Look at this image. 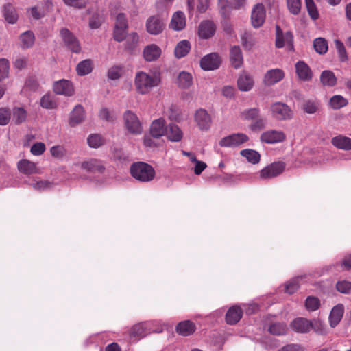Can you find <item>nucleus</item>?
Masks as SVG:
<instances>
[{
    "mask_svg": "<svg viewBox=\"0 0 351 351\" xmlns=\"http://www.w3.org/2000/svg\"><path fill=\"white\" fill-rule=\"evenodd\" d=\"M335 45L338 53L339 60L343 62L347 61L348 55L343 43L339 40H335Z\"/></svg>",
    "mask_w": 351,
    "mask_h": 351,
    "instance_id": "obj_51",
    "label": "nucleus"
},
{
    "mask_svg": "<svg viewBox=\"0 0 351 351\" xmlns=\"http://www.w3.org/2000/svg\"><path fill=\"white\" fill-rule=\"evenodd\" d=\"M344 313V306L342 304L335 306L329 315V323L332 328H335L342 319Z\"/></svg>",
    "mask_w": 351,
    "mask_h": 351,
    "instance_id": "obj_26",
    "label": "nucleus"
},
{
    "mask_svg": "<svg viewBox=\"0 0 351 351\" xmlns=\"http://www.w3.org/2000/svg\"><path fill=\"white\" fill-rule=\"evenodd\" d=\"M130 173L134 179L142 182H150L155 177L154 168L143 162L132 164L130 167Z\"/></svg>",
    "mask_w": 351,
    "mask_h": 351,
    "instance_id": "obj_2",
    "label": "nucleus"
},
{
    "mask_svg": "<svg viewBox=\"0 0 351 351\" xmlns=\"http://www.w3.org/2000/svg\"><path fill=\"white\" fill-rule=\"evenodd\" d=\"M276 46L278 48L287 47L289 50L293 49V34L288 31L285 34L282 33L280 27L276 25Z\"/></svg>",
    "mask_w": 351,
    "mask_h": 351,
    "instance_id": "obj_11",
    "label": "nucleus"
},
{
    "mask_svg": "<svg viewBox=\"0 0 351 351\" xmlns=\"http://www.w3.org/2000/svg\"><path fill=\"white\" fill-rule=\"evenodd\" d=\"M3 14L5 20L10 24L15 23L18 20L16 10L10 3H7L3 6Z\"/></svg>",
    "mask_w": 351,
    "mask_h": 351,
    "instance_id": "obj_32",
    "label": "nucleus"
},
{
    "mask_svg": "<svg viewBox=\"0 0 351 351\" xmlns=\"http://www.w3.org/2000/svg\"><path fill=\"white\" fill-rule=\"evenodd\" d=\"M10 69V63L5 58L0 59V80H3L8 77Z\"/></svg>",
    "mask_w": 351,
    "mask_h": 351,
    "instance_id": "obj_52",
    "label": "nucleus"
},
{
    "mask_svg": "<svg viewBox=\"0 0 351 351\" xmlns=\"http://www.w3.org/2000/svg\"><path fill=\"white\" fill-rule=\"evenodd\" d=\"M298 77L304 82H308L313 77V72L309 66L304 61H298L295 65Z\"/></svg>",
    "mask_w": 351,
    "mask_h": 351,
    "instance_id": "obj_19",
    "label": "nucleus"
},
{
    "mask_svg": "<svg viewBox=\"0 0 351 351\" xmlns=\"http://www.w3.org/2000/svg\"><path fill=\"white\" fill-rule=\"evenodd\" d=\"M243 311L239 306H234L229 308L226 315V320L228 324H234L241 318Z\"/></svg>",
    "mask_w": 351,
    "mask_h": 351,
    "instance_id": "obj_31",
    "label": "nucleus"
},
{
    "mask_svg": "<svg viewBox=\"0 0 351 351\" xmlns=\"http://www.w3.org/2000/svg\"><path fill=\"white\" fill-rule=\"evenodd\" d=\"M320 82L324 86L332 87L337 84V77L330 70H325L320 75Z\"/></svg>",
    "mask_w": 351,
    "mask_h": 351,
    "instance_id": "obj_34",
    "label": "nucleus"
},
{
    "mask_svg": "<svg viewBox=\"0 0 351 351\" xmlns=\"http://www.w3.org/2000/svg\"><path fill=\"white\" fill-rule=\"evenodd\" d=\"M268 331L273 335H284L287 332V326L283 322H274L269 325Z\"/></svg>",
    "mask_w": 351,
    "mask_h": 351,
    "instance_id": "obj_36",
    "label": "nucleus"
},
{
    "mask_svg": "<svg viewBox=\"0 0 351 351\" xmlns=\"http://www.w3.org/2000/svg\"><path fill=\"white\" fill-rule=\"evenodd\" d=\"M60 36L64 45L73 52L79 53L81 47L78 39L68 29L64 28L60 30Z\"/></svg>",
    "mask_w": 351,
    "mask_h": 351,
    "instance_id": "obj_12",
    "label": "nucleus"
},
{
    "mask_svg": "<svg viewBox=\"0 0 351 351\" xmlns=\"http://www.w3.org/2000/svg\"><path fill=\"white\" fill-rule=\"evenodd\" d=\"M285 75V72L280 69H270L265 73L263 82L266 86H272L280 82Z\"/></svg>",
    "mask_w": 351,
    "mask_h": 351,
    "instance_id": "obj_17",
    "label": "nucleus"
},
{
    "mask_svg": "<svg viewBox=\"0 0 351 351\" xmlns=\"http://www.w3.org/2000/svg\"><path fill=\"white\" fill-rule=\"evenodd\" d=\"M31 186L36 190L42 191V190H45V189L50 188L51 186V182H49L47 180H40L34 181L31 184Z\"/></svg>",
    "mask_w": 351,
    "mask_h": 351,
    "instance_id": "obj_59",
    "label": "nucleus"
},
{
    "mask_svg": "<svg viewBox=\"0 0 351 351\" xmlns=\"http://www.w3.org/2000/svg\"><path fill=\"white\" fill-rule=\"evenodd\" d=\"M319 107V103L314 101H306L303 105V110L308 114L316 112Z\"/></svg>",
    "mask_w": 351,
    "mask_h": 351,
    "instance_id": "obj_58",
    "label": "nucleus"
},
{
    "mask_svg": "<svg viewBox=\"0 0 351 351\" xmlns=\"http://www.w3.org/2000/svg\"><path fill=\"white\" fill-rule=\"evenodd\" d=\"M80 167L88 173H103L105 169L101 161L96 158H89L83 161Z\"/></svg>",
    "mask_w": 351,
    "mask_h": 351,
    "instance_id": "obj_18",
    "label": "nucleus"
},
{
    "mask_svg": "<svg viewBox=\"0 0 351 351\" xmlns=\"http://www.w3.org/2000/svg\"><path fill=\"white\" fill-rule=\"evenodd\" d=\"M27 116V111L24 108L16 107L13 109V120L16 124H21L25 121Z\"/></svg>",
    "mask_w": 351,
    "mask_h": 351,
    "instance_id": "obj_47",
    "label": "nucleus"
},
{
    "mask_svg": "<svg viewBox=\"0 0 351 351\" xmlns=\"http://www.w3.org/2000/svg\"><path fill=\"white\" fill-rule=\"evenodd\" d=\"M165 27V20L158 15L152 16L146 21V30L152 35L160 34Z\"/></svg>",
    "mask_w": 351,
    "mask_h": 351,
    "instance_id": "obj_8",
    "label": "nucleus"
},
{
    "mask_svg": "<svg viewBox=\"0 0 351 351\" xmlns=\"http://www.w3.org/2000/svg\"><path fill=\"white\" fill-rule=\"evenodd\" d=\"M105 142L104 138L98 134H90L87 138V143L91 148H98Z\"/></svg>",
    "mask_w": 351,
    "mask_h": 351,
    "instance_id": "obj_44",
    "label": "nucleus"
},
{
    "mask_svg": "<svg viewBox=\"0 0 351 351\" xmlns=\"http://www.w3.org/2000/svg\"><path fill=\"white\" fill-rule=\"evenodd\" d=\"M347 104V99L339 95L332 96L329 101V105L332 109H339Z\"/></svg>",
    "mask_w": 351,
    "mask_h": 351,
    "instance_id": "obj_45",
    "label": "nucleus"
},
{
    "mask_svg": "<svg viewBox=\"0 0 351 351\" xmlns=\"http://www.w3.org/2000/svg\"><path fill=\"white\" fill-rule=\"evenodd\" d=\"M194 120L198 128L202 131H207L212 124V117L204 108L197 109L194 114Z\"/></svg>",
    "mask_w": 351,
    "mask_h": 351,
    "instance_id": "obj_7",
    "label": "nucleus"
},
{
    "mask_svg": "<svg viewBox=\"0 0 351 351\" xmlns=\"http://www.w3.org/2000/svg\"><path fill=\"white\" fill-rule=\"evenodd\" d=\"M20 39L21 42V47L23 49L30 48L34 43V35L30 31H27L22 34Z\"/></svg>",
    "mask_w": 351,
    "mask_h": 351,
    "instance_id": "obj_42",
    "label": "nucleus"
},
{
    "mask_svg": "<svg viewBox=\"0 0 351 351\" xmlns=\"http://www.w3.org/2000/svg\"><path fill=\"white\" fill-rule=\"evenodd\" d=\"M311 323V329L313 328L314 331L319 335H326L327 333L326 326L319 319H313L312 321H310Z\"/></svg>",
    "mask_w": 351,
    "mask_h": 351,
    "instance_id": "obj_46",
    "label": "nucleus"
},
{
    "mask_svg": "<svg viewBox=\"0 0 351 351\" xmlns=\"http://www.w3.org/2000/svg\"><path fill=\"white\" fill-rule=\"evenodd\" d=\"M191 45L189 41L182 40L178 43L174 53L176 58H181L185 56L190 51Z\"/></svg>",
    "mask_w": 351,
    "mask_h": 351,
    "instance_id": "obj_38",
    "label": "nucleus"
},
{
    "mask_svg": "<svg viewBox=\"0 0 351 351\" xmlns=\"http://www.w3.org/2000/svg\"><path fill=\"white\" fill-rule=\"evenodd\" d=\"M128 27H121L114 26L113 32V38L118 42L123 41L127 36Z\"/></svg>",
    "mask_w": 351,
    "mask_h": 351,
    "instance_id": "obj_54",
    "label": "nucleus"
},
{
    "mask_svg": "<svg viewBox=\"0 0 351 351\" xmlns=\"http://www.w3.org/2000/svg\"><path fill=\"white\" fill-rule=\"evenodd\" d=\"M165 134L167 138L173 142H178L182 138V132L180 128L176 124H170L167 128V133Z\"/></svg>",
    "mask_w": 351,
    "mask_h": 351,
    "instance_id": "obj_33",
    "label": "nucleus"
},
{
    "mask_svg": "<svg viewBox=\"0 0 351 351\" xmlns=\"http://www.w3.org/2000/svg\"><path fill=\"white\" fill-rule=\"evenodd\" d=\"M51 156L58 160H62L66 155V149L61 145H55L50 148Z\"/></svg>",
    "mask_w": 351,
    "mask_h": 351,
    "instance_id": "obj_49",
    "label": "nucleus"
},
{
    "mask_svg": "<svg viewBox=\"0 0 351 351\" xmlns=\"http://www.w3.org/2000/svg\"><path fill=\"white\" fill-rule=\"evenodd\" d=\"M301 277H296L289 280L285 285V291L289 294L293 293L299 287V280Z\"/></svg>",
    "mask_w": 351,
    "mask_h": 351,
    "instance_id": "obj_57",
    "label": "nucleus"
},
{
    "mask_svg": "<svg viewBox=\"0 0 351 351\" xmlns=\"http://www.w3.org/2000/svg\"><path fill=\"white\" fill-rule=\"evenodd\" d=\"M246 0H219L218 5L221 14L228 17L232 10H240L245 8Z\"/></svg>",
    "mask_w": 351,
    "mask_h": 351,
    "instance_id": "obj_5",
    "label": "nucleus"
},
{
    "mask_svg": "<svg viewBox=\"0 0 351 351\" xmlns=\"http://www.w3.org/2000/svg\"><path fill=\"white\" fill-rule=\"evenodd\" d=\"M215 29V25L212 21H204L199 25L198 35L201 38L208 39L214 35Z\"/></svg>",
    "mask_w": 351,
    "mask_h": 351,
    "instance_id": "obj_23",
    "label": "nucleus"
},
{
    "mask_svg": "<svg viewBox=\"0 0 351 351\" xmlns=\"http://www.w3.org/2000/svg\"><path fill=\"white\" fill-rule=\"evenodd\" d=\"M177 84L181 88H189L193 84L192 75L186 71L180 73L178 76Z\"/></svg>",
    "mask_w": 351,
    "mask_h": 351,
    "instance_id": "obj_35",
    "label": "nucleus"
},
{
    "mask_svg": "<svg viewBox=\"0 0 351 351\" xmlns=\"http://www.w3.org/2000/svg\"><path fill=\"white\" fill-rule=\"evenodd\" d=\"M176 330L180 335L189 336L195 332V325L189 320H185L178 323Z\"/></svg>",
    "mask_w": 351,
    "mask_h": 351,
    "instance_id": "obj_30",
    "label": "nucleus"
},
{
    "mask_svg": "<svg viewBox=\"0 0 351 351\" xmlns=\"http://www.w3.org/2000/svg\"><path fill=\"white\" fill-rule=\"evenodd\" d=\"M143 57L147 62H153L158 60L162 53L161 49L155 44H150L145 47Z\"/></svg>",
    "mask_w": 351,
    "mask_h": 351,
    "instance_id": "obj_22",
    "label": "nucleus"
},
{
    "mask_svg": "<svg viewBox=\"0 0 351 351\" xmlns=\"http://www.w3.org/2000/svg\"><path fill=\"white\" fill-rule=\"evenodd\" d=\"M320 306L319 300L313 296H308L305 301V306L309 311H315L319 308Z\"/></svg>",
    "mask_w": 351,
    "mask_h": 351,
    "instance_id": "obj_50",
    "label": "nucleus"
},
{
    "mask_svg": "<svg viewBox=\"0 0 351 351\" xmlns=\"http://www.w3.org/2000/svg\"><path fill=\"white\" fill-rule=\"evenodd\" d=\"M147 333V324L141 323L134 325L130 330V335L131 337L142 338Z\"/></svg>",
    "mask_w": 351,
    "mask_h": 351,
    "instance_id": "obj_37",
    "label": "nucleus"
},
{
    "mask_svg": "<svg viewBox=\"0 0 351 351\" xmlns=\"http://www.w3.org/2000/svg\"><path fill=\"white\" fill-rule=\"evenodd\" d=\"M286 138L285 133L280 130H269L261 134V141L267 144H276L283 142Z\"/></svg>",
    "mask_w": 351,
    "mask_h": 351,
    "instance_id": "obj_13",
    "label": "nucleus"
},
{
    "mask_svg": "<svg viewBox=\"0 0 351 351\" xmlns=\"http://www.w3.org/2000/svg\"><path fill=\"white\" fill-rule=\"evenodd\" d=\"M249 140L248 136L243 133L232 134L223 137L219 141L221 147H234L240 146Z\"/></svg>",
    "mask_w": 351,
    "mask_h": 351,
    "instance_id": "obj_10",
    "label": "nucleus"
},
{
    "mask_svg": "<svg viewBox=\"0 0 351 351\" xmlns=\"http://www.w3.org/2000/svg\"><path fill=\"white\" fill-rule=\"evenodd\" d=\"M306 7L309 16L313 20H316L319 17V13L313 0H305Z\"/></svg>",
    "mask_w": 351,
    "mask_h": 351,
    "instance_id": "obj_56",
    "label": "nucleus"
},
{
    "mask_svg": "<svg viewBox=\"0 0 351 351\" xmlns=\"http://www.w3.org/2000/svg\"><path fill=\"white\" fill-rule=\"evenodd\" d=\"M289 11L294 15H298L301 10V0H287Z\"/></svg>",
    "mask_w": 351,
    "mask_h": 351,
    "instance_id": "obj_55",
    "label": "nucleus"
},
{
    "mask_svg": "<svg viewBox=\"0 0 351 351\" xmlns=\"http://www.w3.org/2000/svg\"><path fill=\"white\" fill-rule=\"evenodd\" d=\"M230 60L232 66L235 69H239L241 67L243 58L241 50L238 46H233L230 49Z\"/></svg>",
    "mask_w": 351,
    "mask_h": 351,
    "instance_id": "obj_29",
    "label": "nucleus"
},
{
    "mask_svg": "<svg viewBox=\"0 0 351 351\" xmlns=\"http://www.w3.org/2000/svg\"><path fill=\"white\" fill-rule=\"evenodd\" d=\"M332 145L337 149L345 151L351 150V138L339 134L331 139Z\"/></svg>",
    "mask_w": 351,
    "mask_h": 351,
    "instance_id": "obj_28",
    "label": "nucleus"
},
{
    "mask_svg": "<svg viewBox=\"0 0 351 351\" xmlns=\"http://www.w3.org/2000/svg\"><path fill=\"white\" fill-rule=\"evenodd\" d=\"M313 47L316 52L319 54H324L328 51L327 41L322 38H317L314 40Z\"/></svg>",
    "mask_w": 351,
    "mask_h": 351,
    "instance_id": "obj_48",
    "label": "nucleus"
},
{
    "mask_svg": "<svg viewBox=\"0 0 351 351\" xmlns=\"http://www.w3.org/2000/svg\"><path fill=\"white\" fill-rule=\"evenodd\" d=\"M253 77L247 72L243 71L237 80V86L241 91H249L254 86Z\"/></svg>",
    "mask_w": 351,
    "mask_h": 351,
    "instance_id": "obj_24",
    "label": "nucleus"
},
{
    "mask_svg": "<svg viewBox=\"0 0 351 351\" xmlns=\"http://www.w3.org/2000/svg\"><path fill=\"white\" fill-rule=\"evenodd\" d=\"M160 77L156 73H148L145 71H138L134 77V87L139 95H147L152 90L160 84Z\"/></svg>",
    "mask_w": 351,
    "mask_h": 351,
    "instance_id": "obj_1",
    "label": "nucleus"
},
{
    "mask_svg": "<svg viewBox=\"0 0 351 351\" xmlns=\"http://www.w3.org/2000/svg\"><path fill=\"white\" fill-rule=\"evenodd\" d=\"M290 327L295 332L307 333L311 330V323L306 318L298 317L290 323Z\"/></svg>",
    "mask_w": 351,
    "mask_h": 351,
    "instance_id": "obj_21",
    "label": "nucleus"
},
{
    "mask_svg": "<svg viewBox=\"0 0 351 351\" xmlns=\"http://www.w3.org/2000/svg\"><path fill=\"white\" fill-rule=\"evenodd\" d=\"M221 64V59L217 53H212L203 57L200 61V66L205 71L217 69Z\"/></svg>",
    "mask_w": 351,
    "mask_h": 351,
    "instance_id": "obj_14",
    "label": "nucleus"
},
{
    "mask_svg": "<svg viewBox=\"0 0 351 351\" xmlns=\"http://www.w3.org/2000/svg\"><path fill=\"white\" fill-rule=\"evenodd\" d=\"M277 351H304V348L298 343H289L283 346Z\"/></svg>",
    "mask_w": 351,
    "mask_h": 351,
    "instance_id": "obj_64",
    "label": "nucleus"
},
{
    "mask_svg": "<svg viewBox=\"0 0 351 351\" xmlns=\"http://www.w3.org/2000/svg\"><path fill=\"white\" fill-rule=\"evenodd\" d=\"M285 168V164L282 162H273L265 168L259 173L261 179L269 180L275 178L281 174Z\"/></svg>",
    "mask_w": 351,
    "mask_h": 351,
    "instance_id": "obj_6",
    "label": "nucleus"
},
{
    "mask_svg": "<svg viewBox=\"0 0 351 351\" xmlns=\"http://www.w3.org/2000/svg\"><path fill=\"white\" fill-rule=\"evenodd\" d=\"M40 104L41 107L45 109H55L58 106L55 98L49 94L45 95L41 97Z\"/></svg>",
    "mask_w": 351,
    "mask_h": 351,
    "instance_id": "obj_43",
    "label": "nucleus"
},
{
    "mask_svg": "<svg viewBox=\"0 0 351 351\" xmlns=\"http://www.w3.org/2000/svg\"><path fill=\"white\" fill-rule=\"evenodd\" d=\"M337 290L343 294L351 293V282L346 280H339L336 283Z\"/></svg>",
    "mask_w": 351,
    "mask_h": 351,
    "instance_id": "obj_53",
    "label": "nucleus"
},
{
    "mask_svg": "<svg viewBox=\"0 0 351 351\" xmlns=\"http://www.w3.org/2000/svg\"><path fill=\"white\" fill-rule=\"evenodd\" d=\"M45 145L43 143L38 142L34 143L32 147L30 152L34 156H40L44 153Z\"/></svg>",
    "mask_w": 351,
    "mask_h": 351,
    "instance_id": "obj_62",
    "label": "nucleus"
},
{
    "mask_svg": "<svg viewBox=\"0 0 351 351\" xmlns=\"http://www.w3.org/2000/svg\"><path fill=\"white\" fill-rule=\"evenodd\" d=\"M85 119L86 112L84 107L80 104H77L70 113L69 124L71 127H75L84 122Z\"/></svg>",
    "mask_w": 351,
    "mask_h": 351,
    "instance_id": "obj_16",
    "label": "nucleus"
},
{
    "mask_svg": "<svg viewBox=\"0 0 351 351\" xmlns=\"http://www.w3.org/2000/svg\"><path fill=\"white\" fill-rule=\"evenodd\" d=\"M123 73V66L113 65L110 67L107 72L108 80H117L122 76Z\"/></svg>",
    "mask_w": 351,
    "mask_h": 351,
    "instance_id": "obj_41",
    "label": "nucleus"
},
{
    "mask_svg": "<svg viewBox=\"0 0 351 351\" xmlns=\"http://www.w3.org/2000/svg\"><path fill=\"white\" fill-rule=\"evenodd\" d=\"M186 26V17L181 11L176 12L171 18L169 27L175 31H181Z\"/></svg>",
    "mask_w": 351,
    "mask_h": 351,
    "instance_id": "obj_27",
    "label": "nucleus"
},
{
    "mask_svg": "<svg viewBox=\"0 0 351 351\" xmlns=\"http://www.w3.org/2000/svg\"><path fill=\"white\" fill-rule=\"evenodd\" d=\"M53 90L56 95L71 97L75 93L73 83L65 79L56 81L53 84Z\"/></svg>",
    "mask_w": 351,
    "mask_h": 351,
    "instance_id": "obj_9",
    "label": "nucleus"
},
{
    "mask_svg": "<svg viewBox=\"0 0 351 351\" xmlns=\"http://www.w3.org/2000/svg\"><path fill=\"white\" fill-rule=\"evenodd\" d=\"M265 10L263 4H256L251 14L252 24L254 27L258 28L263 25L265 20Z\"/></svg>",
    "mask_w": 351,
    "mask_h": 351,
    "instance_id": "obj_15",
    "label": "nucleus"
},
{
    "mask_svg": "<svg viewBox=\"0 0 351 351\" xmlns=\"http://www.w3.org/2000/svg\"><path fill=\"white\" fill-rule=\"evenodd\" d=\"M258 114L259 110L256 108L246 110L242 113V115L244 117V119L247 120L256 119V118L258 117Z\"/></svg>",
    "mask_w": 351,
    "mask_h": 351,
    "instance_id": "obj_61",
    "label": "nucleus"
},
{
    "mask_svg": "<svg viewBox=\"0 0 351 351\" xmlns=\"http://www.w3.org/2000/svg\"><path fill=\"white\" fill-rule=\"evenodd\" d=\"M271 116L279 121H285L291 119L293 117V112L291 108L285 104L276 102L270 107Z\"/></svg>",
    "mask_w": 351,
    "mask_h": 351,
    "instance_id": "obj_4",
    "label": "nucleus"
},
{
    "mask_svg": "<svg viewBox=\"0 0 351 351\" xmlns=\"http://www.w3.org/2000/svg\"><path fill=\"white\" fill-rule=\"evenodd\" d=\"M167 128L165 120L163 118L155 119L151 123L150 134L154 138H158L165 135Z\"/></svg>",
    "mask_w": 351,
    "mask_h": 351,
    "instance_id": "obj_20",
    "label": "nucleus"
},
{
    "mask_svg": "<svg viewBox=\"0 0 351 351\" xmlns=\"http://www.w3.org/2000/svg\"><path fill=\"white\" fill-rule=\"evenodd\" d=\"M241 155L252 164H257L260 161L261 156L259 153L254 149H243L240 152Z\"/></svg>",
    "mask_w": 351,
    "mask_h": 351,
    "instance_id": "obj_39",
    "label": "nucleus"
},
{
    "mask_svg": "<svg viewBox=\"0 0 351 351\" xmlns=\"http://www.w3.org/2000/svg\"><path fill=\"white\" fill-rule=\"evenodd\" d=\"M124 125L126 130L132 134H141L143 132L142 124L137 115L128 110L123 114Z\"/></svg>",
    "mask_w": 351,
    "mask_h": 351,
    "instance_id": "obj_3",
    "label": "nucleus"
},
{
    "mask_svg": "<svg viewBox=\"0 0 351 351\" xmlns=\"http://www.w3.org/2000/svg\"><path fill=\"white\" fill-rule=\"evenodd\" d=\"M17 167L19 171L25 175L36 174L39 173L36 164L26 159L18 162Z\"/></svg>",
    "mask_w": 351,
    "mask_h": 351,
    "instance_id": "obj_25",
    "label": "nucleus"
},
{
    "mask_svg": "<svg viewBox=\"0 0 351 351\" xmlns=\"http://www.w3.org/2000/svg\"><path fill=\"white\" fill-rule=\"evenodd\" d=\"M76 70L79 75H88L93 70V62L89 59L81 61L77 65Z\"/></svg>",
    "mask_w": 351,
    "mask_h": 351,
    "instance_id": "obj_40",
    "label": "nucleus"
},
{
    "mask_svg": "<svg viewBox=\"0 0 351 351\" xmlns=\"http://www.w3.org/2000/svg\"><path fill=\"white\" fill-rule=\"evenodd\" d=\"M11 114L8 109L0 108V125H5L9 123Z\"/></svg>",
    "mask_w": 351,
    "mask_h": 351,
    "instance_id": "obj_60",
    "label": "nucleus"
},
{
    "mask_svg": "<svg viewBox=\"0 0 351 351\" xmlns=\"http://www.w3.org/2000/svg\"><path fill=\"white\" fill-rule=\"evenodd\" d=\"M266 126V120L263 118H256L250 125L251 130L254 131L261 130Z\"/></svg>",
    "mask_w": 351,
    "mask_h": 351,
    "instance_id": "obj_63",
    "label": "nucleus"
}]
</instances>
